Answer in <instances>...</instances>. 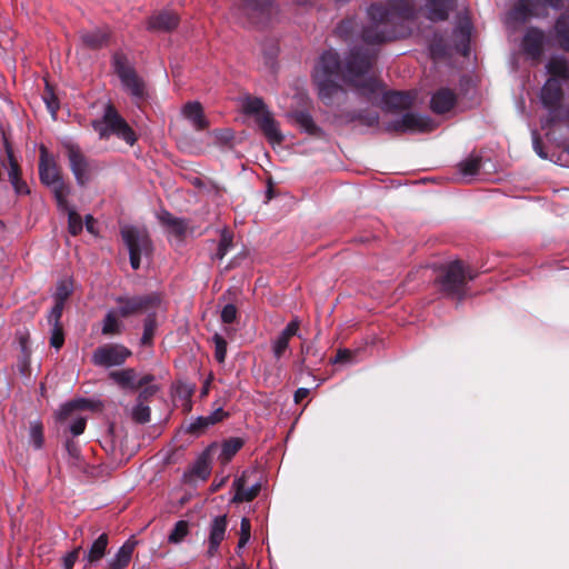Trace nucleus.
I'll return each instance as SVG.
<instances>
[{
  "mask_svg": "<svg viewBox=\"0 0 569 569\" xmlns=\"http://www.w3.org/2000/svg\"><path fill=\"white\" fill-rule=\"evenodd\" d=\"M375 51L361 50L355 47L342 68L339 57L333 51L325 52L315 68L313 81L317 84L319 97L330 102L340 91L337 80L341 79L358 94L373 100L382 93L379 81L371 73Z\"/></svg>",
  "mask_w": 569,
  "mask_h": 569,
  "instance_id": "obj_1",
  "label": "nucleus"
},
{
  "mask_svg": "<svg viewBox=\"0 0 569 569\" xmlns=\"http://www.w3.org/2000/svg\"><path fill=\"white\" fill-rule=\"evenodd\" d=\"M412 16L413 10L408 3H405L403 8L392 9L375 4L369 8L367 22L361 29L355 19H347L339 23L337 32L346 39L357 34L363 44L376 46L402 36L401 32L395 31L392 26L399 20H408Z\"/></svg>",
  "mask_w": 569,
  "mask_h": 569,
  "instance_id": "obj_2",
  "label": "nucleus"
},
{
  "mask_svg": "<svg viewBox=\"0 0 569 569\" xmlns=\"http://www.w3.org/2000/svg\"><path fill=\"white\" fill-rule=\"evenodd\" d=\"M39 176L41 182L51 188L58 206L67 209L70 187L63 182L54 157L44 146L40 147Z\"/></svg>",
  "mask_w": 569,
  "mask_h": 569,
  "instance_id": "obj_3",
  "label": "nucleus"
},
{
  "mask_svg": "<svg viewBox=\"0 0 569 569\" xmlns=\"http://www.w3.org/2000/svg\"><path fill=\"white\" fill-rule=\"evenodd\" d=\"M242 108L247 114L254 116L256 122L269 143L274 146L280 144L283 141L279 123L260 98H244Z\"/></svg>",
  "mask_w": 569,
  "mask_h": 569,
  "instance_id": "obj_4",
  "label": "nucleus"
},
{
  "mask_svg": "<svg viewBox=\"0 0 569 569\" xmlns=\"http://www.w3.org/2000/svg\"><path fill=\"white\" fill-rule=\"evenodd\" d=\"M568 0H518L506 17V24L516 29L531 18L547 16L548 8H559Z\"/></svg>",
  "mask_w": 569,
  "mask_h": 569,
  "instance_id": "obj_5",
  "label": "nucleus"
},
{
  "mask_svg": "<svg viewBox=\"0 0 569 569\" xmlns=\"http://www.w3.org/2000/svg\"><path fill=\"white\" fill-rule=\"evenodd\" d=\"M93 127L102 139L108 138L111 133H113L130 146H132L137 140L132 129L128 126L123 118L119 116L117 110L111 104L107 106L103 120L94 122Z\"/></svg>",
  "mask_w": 569,
  "mask_h": 569,
  "instance_id": "obj_6",
  "label": "nucleus"
},
{
  "mask_svg": "<svg viewBox=\"0 0 569 569\" xmlns=\"http://www.w3.org/2000/svg\"><path fill=\"white\" fill-rule=\"evenodd\" d=\"M121 236L129 250L131 267L137 270L141 257L149 256L152 251L149 234L146 229L124 226L121 228Z\"/></svg>",
  "mask_w": 569,
  "mask_h": 569,
  "instance_id": "obj_7",
  "label": "nucleus"
},
{
  "mask_svg": "<svg viewBox=\"0 0 569 569\" xmlns=\"http://www.w3.org/2000/svg\"><path fill=\"white\" fill-rule=\"evenodd\" d=\"M131 351L121 345H104L97 348L92 355V362L100 367H116L122 365Z\"/></svg>",
  "mask_w": 569,
  "mask_h": 569,
  "instance_id": "obj_8",
  "label": "nucleus"
},
{
  "mask_svg": "<svg viewBox=\"0 0 569 569\" xmlns=\"http://www.w3.org/2000/svg\"><path fill=\"white\" fill-rule=\"evenodd\" d=\"M476 276L471 270L463 267L460 261L451 262L440 279L441 289L447 293H456L465 284L466 280L473 279Z\"/></svg>",
  "mask_w": 569,
  "mask_h": 569,
  "instance_id": "obj_9",
  "label": "nucleus"
},
{
  "mask_svg": "<svg viewBox=\"0 0 569 569\" xmlns=\"http://www.w3.org/2000/svg\"><path fill=\"white\" fill-rule=\"evenodd\" d=\"M70 169L80 186H84L91 177V167L80 148L73 143L64 144Z\"/></svg>",
  "mask_w": 569,
  "mask_h": 569,
  "instance_id": "obj_10",
  "label": "nucleus"
},
{
  "mask_svg": "<svg viewBox=\"0 0 569 569\" xmlns=\"http://www.w3.org/2000/svg\"><path fill=\"white\" fill-rule=\"evenodd\" d=\"M118 315L119 317L127 318L141 312L149 311L160 303L157 296L134 297V298H119Z\"/></svg>",
  "mask_w": 569,
  "mask_h": 569,
  "instance_id": "obj_11",
  "label": "nucleus"
},
{
  "mask_svg": "<svg viewBox=\"0 0 569 569\" xmlns=\"http://www.w3.org/2000/svg\"><path fill=\"white\" fill-rule=\"evenodd\" d=\"M114 68L121 79L122 86L134 97L143 96V83L122 57L114 58Z\"/></svg>",
  "mask_w": 569,
  "mask_h": 569,
  "instance_id": "obj_12",
  "label": "nucleus"
},
{
  "mask_svg": "<svg viewBox=\"0 0 569 569\" xmlns=\"http://www.w3.org/2000/svg\"><path fill=\"white\" fill-rule=\"evenodd\" d=\"M109 378L121 388L130 390H137L139 388H142V386L153 381V376L144 375L142 377H139L137 371L132 368L111 371L109 373Z\"/></svg>",
  "mask_w": 569,
  "mask_h": 569,
  "instance_id": "obj_13",
  "label": "nucleus"
},
{
  "mask_svg": "<svg viewBox=\"0 0 569 569\" xmlns=\"http://www.w3.org/2000/svg\"><path fill=\"white\" fill-rule=\"evenodd\" d=\"M227 526V516H217L210 522L207 550V556L209 558L217 555L220 543L226 538Z\"/></svg>",
  "mask_w": 569,
  "mask_h": 569,
  "instance_id": "obj_14",
  "label": "nucleus"
},
{
  "mask_svg": "<svg viewBox=\"0 0 569 569\" xmlns=\"http://www.w3.org/2000/svg\"><path fill=\"white\" fill-rule=\"evenodd\" d=\"M392 129L397 131L426 132L433 129L432 122L419 114L406 113L400 120L392 124Z\"/></svg>",
  "mask_w": 569,
  "mask_h": 569,
  "instance_id": "obj_15",
  "label": "nucleus"
},
{
  "mask_svg": "<svg viewBox=\"0 0 569 569\" xmlns=\"http://www.w3.org/2000/svg\"><path fill=\"white\" fill-rule=\"evenodd\" d=\"M267 9L263 0H233L232 10L239 17L243 16L248 19L256 20Z\"/></svg>",
  "mask_w": 569,
  "mask_h": 569,
  "instance_id": "obj_16",
  "label": "nucleus"
},
{
  "mask_svg": "<svg viewBox=\"0 0 569 569\" xmlns=\"http://www.w3.org/2000/svg\"><path fill=\"white\" fill-rule=\"evenodd\" d=\"M300 322L298 319L291 320L287 327L272 342V352L276 359H280L289 347V341L298 335Z\"/></svg>",
  "mask_w": 569,
  "mask_h": 569,
  "instance_id": "obj_17",
  "label": "nucleus"
},
{
  "mask_svg": "<svg viewBox=\"0 0 569 569\" xmlns=\"http://www.w3.org/2000/svg\"><path fill=\"white\" fill-rule=\"evenodd\" d=\"M179 17L172 11H160L148 19V29L152 31H171L177 28Z\"/></svg>",
  "mask_w": 569,
  "mask_h": 569,
  "instance_id": "obj_18",
  "label": "nucleus"
},
{
  "mask_svg": "<svg viewBox=\"0 0 569 569\" xmlns=\"http://www.w3.org/2000/svg\"><path fill=\"white\" fill-rule=\"evenodd\" d=\"M248 477L249 472L246 471L241 477L233 481V488L236 490V493L232 498L233 502L251 501L258 496L260 491V483L256 482L254 485L246 488Z\"/></svg>",
  "mask_w": 569,
  "mask_h": 569,
  "instance_id": "obj_19",
  "label": "nucleus"
},
{
  "mask_svg": "<svg viewBox=\"0 0 569 569\" xmlns=\"http://www.w3.org/2000/svg\"><path fill=\"white\" fill-rule=\"evenodd\" d=\"M546 42V37L542 31L531 28L529 29L522 40V48L531 58H539L542 53V48Z\"/></svg>",
  "mask_w": 569,
  "mask_h": 569,
  "instance_id": "obj_20",
  "label": "nucleus"
},
{
  "mask_svg": "<svg viewBox=\"0 0 569 569\" xmlns=\"http://www.w3.org/2000/svg\"><path fill=\"white\" fill-rule=\"evenodd\" d=\"M137 541L127 540L117 551V553L108 561L109 569H124L131 561Z\"/></svg>",
  "mask_w": 569,
  "mask_h": 569,
  "instance_id": "obj_21",
  "label": "nucleus"
},
{
  "mask_svg": "<svg viewBox=\"0 0 569 569\" xmlns=\"http://www.w3.org/2000/svg\"><path fill=\"white\" fill-rule=\"evenodd\" d=\"M562 97L561 87L558 79L550 78L542 88L541 100L546 107L553 108L558 106Z\"/></svg>",
  "mask_w": 569,
  "mask_h": 569,
  "instance_id": "obj_22",
  "label": "nucleus"
},
{
  "mask_svg": "<svg viewBox=\"0 0 569 569\" xmlns=\"http://www.w3.org/2000/svg\"><path fill=\"white\" fill-rule=\"evenodd\" d=\"M87 409H90V403L87 400H74L63 405L58 411L57 416L61 421H74L76 417L83 416L81 412Z\"/></svg>",
  "mask_w": 569,
  "mask_h": 569,
  "instance_id": "obj_23",
  "label": "nucleus"
},
{
  "mask_svg": "<svg viewBox=\"0 0 569 569\" xmlns=\"http://www.w3.org/2000/svg\"><path fill=\"white\" fill-rule=\"evenodd\" d=\"M214 447H210L204 451L193 463L190 469L189 477L206 480L211 472V457L210 452Z\"/></svg>",
  "mask_w": 569,
  "mask_h": 569,
  "instance_id": "obj_24",
  "label": "nucleus"
},
{
  "mask_svg": "<svg viewBox=\"0 0 569 569\" xmlns=\"http://www.w3.org/2000/svg\"><path fill=\"white\" fill-rule=\"evenodd\" d=\"M182 113L197 130H202L208 126L199 102H188L183 107Z\"/></svg>",
  "mask_w": 569,
  "mask_h": 569,
  "instance_id": "obj_25",
  "label": "nucleus"
},
{
  "mask_svg": "<svg viewBox=\"0 0 569 569\" xmlns=\"http://www.w3.org/2000/svg\"><path fill=\"white\" fill-rule=\"evenodd\" d=\"M455 94L447 89H441L431 98V109L437 113L449 111L455 104Z\"/></svg>",
  "mask_w": 569,
  "mask_h": 569,
  "instance_id": "obj_26",
  "label": "nucleus"
},
{
  "mask_svg": "<svg viewBox=\"0 0 569 569\" xmlns=\"http://www.w3.org/2000/svg\"><path fill=\"white\" fill-rule=\"evenodd\" d=\"M161 223L167 228L168 232L181 239L187 231V223L184 220L173 217L169 212H162L159 216Z\"/></svg>",
  "mask_w": 569,
  "mask_h": 569,
  "instance_id": "obj_27",
  "label": "nucleus"
},
{
  "mask_svg": "<svg viewBox=\"0 0 569 569\" xmlns=\"http://www.w3.org/2000/svg\"><path fill=\"white\" fill-rule=\"evenodd\" d=\"M109 543V538L107 533L100 535L89 548L84 559L88 565H93L100 561L106 555V550Z\"/></svg>",
  "mask_w": 569,
  "mask_h": 569,
  "instance_id": "obj_28",
  "label": "nucleus"
},
{
  "mask_svg": "<svg viewBox=\"0 0 569 569\" xmlns=\"http://www.w3.org/2000/svg\"><path fill=\"white\" fill-rule=\"evenodd\" d=\"M81 41L89 49H98L107 43L108 32L102 29H93L81 32Z\"/></svg>",
  "mask_w": 569,
  "mask_h": 569,
  "instance_id": "obj_29",
  "label": "nucleus"
},
{
  "mask_svg": "<svg viewBox=\"0 0 569 569\" xmlns=\"http://www.w3.org/2000/svg\"><path fill=\"white\" fill-rule=\"evenodd\" d=\"M383 101L390 109H406L411 106L412 97L409 93L392 91L383 94Z\"/></svg>",
  "mask_w": 569,
  "mask_h": 569,
  "instance_id": "obj_30",
  "label": "nucleus"
},
{
  "mask_svg": "<svg viewBox=\"0 0 569 569\" xmlns=\"http://www.w3.org/2000/svg\"><path fill=\"white\" fill-rule=\"evenodd\" d=\"M8 157H9L8 176H9V180H10L11 184L13 186L17 193H20V194L28 193L29 190L27 188V184L23 181H21V179H20L19 166H18L17 161L13 159V156L11 154L10 151L8 152Z\"/></svg>",
  "mask_w": 569,
  "mask_h": 569,
  "instance_id": "obj_31",
  "label": "nucleus"
},
{
  "mask_svg": "<svg viewBox=\"0 0 569 569\" xmlns=\"http://www.w3.org/2000/svg\"><path fill=\"white\" fill-rule=\"evenodd\" d=\"M427 18L431 21H441L448 17V7L445 0H429L426 4Z\"/></svg>",
  "mask_w": 569,
  "mask_h": 569,
  "instance_id": "obj_32",
  "label": "nucleus"
},
{
  "mask_svg": "<svg viewBox=\"0 0 569 569\" xmlns=\"http://www.w3.org/2000/svg\"><path fill=\"white\" fill-rule=\"evenodd\" d=\"M555 30L556 40L559 46L565 50H569V16H561L556 23Z\"/></svg>",
  "mask_w": 569,
  "mask_h": 569,
  "instance_id": "obj_33",
  "label": "nucleus"
},
{
  "mask_svg": "<svg viewBox=\"0 0 569 569\" xmlns=\"http://www.w3.org/2000/svg\"><path fill=\"white\" fill-rule=\"evenodd\" d=\"M548 72L553 76L555 79L560 78L568 80L569 79V63L561 58H552L548 66Z\"/></svg>",
  "mask_w": 569,
  "mask_h": 569,
  "instance_id": "obj_34",
  "label": "nucleus"
},
{
  "mask_svg": "<svg viewBox=\"0 0 569 569\" xmlns=\"http://www.w3.org/2000/svg\"><path fill=\"white\" fill-rule=\"evenodd\" d=\"M243 441L239 438H231L221 446L219 459L222 463H227L240 450Z\"/></svg>",
  "mask_w": 569,
  "mask_h": 569,
  "instance_id": "obj_35",
  "label": "nucleus"
},
{
  "mask_svg": "<svg viewBox=\"0 0 569 569\" xmlns=\"http://www.w3.org/2000/svg\"><path fill=\"white\" fill-rule=\"evenodd\" d=\"M118 311H109L103 319L102 335L112 336L121 332V323L118 320Z\"/></svg>",
  "mask_w": 569,
  "mask_h": 569,
  "instance_id": "obj_36",
  "label": "nucleus"
},
{
  "mask_svg": "<svg viewBox=\"0 0 569 569\" xmlns=\"http://www.w3.org/2000/svg\"><path fill=\"white\" fill-rule=\"evenodd\" d=\"M481 167V160L478 157L469 158L459 164V171L467 180L476 176Z\"/></svg>",
  "mask_w": 569,
  "mask_h": 569,
  "instance_id": "obj_37",
  "label": "nucleus"
},
{
  "mask_svg": "<svg viewBox=\"0 0 569 569\" xmlns=\"http://www.w3.org/2000/svg\"><path fill=\"white\" fill-rule=\"evenodd\" d=\"M232 247V234L228 230H222L220 241L214 257L219 260L223 259Z\"/></svg>",
  "mask_w": 569,
  "mask_h": 569,
  "instance_id": "obj_38",
  "label": "nucleus"
},
{
  "mask_svg": "<svg viewBox=\"0 0 569 569\" xmlns=\"http://www.w3.org/2000/svg\"><path fill=\"white\" fill-rule=\"evenodd\" d=\"M189 532V525L184 520H180L174 525L173 530L168 537L169 542L178 543L184 539Z\"/></svg>",
  "mask_w": 569,
  "mask_h": 569,
  "instance_id": "obj_39",
  "label": "nucleus"
},
{
  "mask_svg": "<svg viewBox=\"0 0 569 569\" xmlns=\"http://www.w3.org/2000/svg\"><path fill=\"white\" fill-rule=\"evenodd\" d=\"M295 121L298 123L302 129H305L309 133H317L318 128L315 124L312 118L306 113V112H297L295 116Z\"/></svg>",
  "mask_w": 569,
  "mask_h": 569,
  "instance_id": "obj_40",
  "label": "nucleus"
},
{
  "mask_svg": "<svg viewBox=\"0 0 569 569\" xmlns=\"http://www.w3.org/2000/svg\"><path fill=\"white\" fill-rule=\"evenodd\" d=\"M132 419L139 423H146L150 420V408L139 401L132 409Z\"/></svg>",
  "mask_w": 569,
  "mask_h": 569,
  "instance_id": "obj_41",
  "label": "nucleus"
},
{
  "mask_svg": "<svg viewBox=\"0 0 569 569\" xmlns=\"http://www.w3.org/2000/svg\"><path fill=\"white\" fill-rule=\"evenodd\" d=\"M214 343V358L218 362L222 363L226 359L227 353V342L226 340L218 333H216L212 338Z\"/></svg>",
  "mask_w": 569,
  "mask_h": 569,
  "instance_id": "obj_42",
  "label": "nucleus"
},
{
  "mask_svg": "<svg viewBox=\"0 0 569 569\" xmlns=\"http://www.w3.org/2000/svg\"><path fill=\"white\" fill-rule=\"evenodd\" d=\"M68 227L71 234L76 236L82 230L81 217L74 211L69 210Z\"/></svg>",
  "mask_w": 569,
  "mask_h": 569,
  "instance_id": "obj_43",
  "label": "nucleus"
},
{
  "mask_svg": "<svg viewBox=\"0 0 569 569\" xmlns=\"http://www.w3.org/2000/svg\"><path fill=\"white\" fill-rule=\"evenodd\" d=\"M30 439L33 446L39 449L43 443L42 426L39 422H33L30 426Z\"/></svg>",
  "mask_w": 569,
  "mask_h": 569,
  "instance_id": "obj_44",
  "label": "nucleus"
},
{
  "mask_svg": "<svg viewBox=\"0 0 569 569\" xmlns=\"http://www.w3.org/2000/svg\"><path fill=\"white\" fill-rule=\"evenodd\" d=\"M250 530L251 523L248 518H242L240 523V539L238 542V548H242L250 539Z\"/></svg>",
  "mask_w": 569,
  "mask_h": 569,
  "instance_id": "obj_45",
  "label": "nucleus"
},
{
  "mask_svg": "<svg viewBox=\"0 0 569 569\" xmlns=\"http://www.w3.org/2000/svg\"><path fill=\"white\" fill-rule=\"evenodd\" d=\"M64 342L63 338V330L61 325L51 326V338H50V345L54 347L56 349H59L62 347Z\"/></svg>",
  "mask_w": 569,
  "mask_h": 569,
  "instance_id": "obj_46",
  "label": "nucleus"
},
{
  "mask_svg": "<svg viewBox=\"0 0 569 569\" xmlns=\"http://www.w3.org/2000/svg\"><path fill=\"white\" fill-rule=\"evenodd\" d=\"M63 302L56 300L53 308L48 315V322L50 326L60 325V318L62 316Z\"/></svg>",
  "mask_w": 569,
  "mask_h": 569,
  "instance_id": "obj_47",
  "label": "nucleus"
},
{
  "mask_svg": "<svg viewBox=\"0 0 569 569\" xmlns=\"http://www.w3.org/2000/svg\"><path fill=\"white\" fill-rule=\"evenodd\" d=\"M156 323L152 318H148L144 323V331L141 338L143 345H149L154 333Z\"/></svg>",
  "mask_w": 569,
  "mask_h": 569,
  "instance_id": "obj_48",
  "label": "nucleus"
},
{
  "mask_svg": "<svg viewBox=\"0 0 569 569\" xmlns=\"http://www.w3.org/2000/svg\"><path fill=\"white\" fill-rule=\"evenodd\" d=\"M71 292V284L68 281H61L57 288L56 300L64 303Z\"/></svg>",
  "mask_w": 569,
  "mask_h": 569,
  "instance_id": "obj_49",
  "label": "nucleus"
},
{
  "mask_svg": "<svg viewBox=\"0 0 569 569\" xmlns=\"http://www.w3.org/2000/svg\"><path fill=\"white\" fill-rule=\"evenodd\" d=\"M86 421H87L86 416H77L76 417V420L72 421V423L70 426V431L72 432L73 436H79L84 431Z\"/></svg>",
  "mask_w": 569,
  "mask_h": 569,
  "instance_id": "obj_50",
  "label": "nucleus"
},
{
  "mask_svg": "<svg viewBox=\"0 0 569 569\" xmlns=\"http://www.w3.org/2000/svg\"><path fill=\"white\" fill-rule=\"evenodd\" d=\"M237 309L233 305H227L221 311V320L224 323H231L236 320Z\"/></svg>",
  "mask_w": 569,
  "mask_h": 569,
  "instance_id": "obj_51",
  "label": "nucleus"
},
{
  "mask_svg": "<svg viewBox=\"0 0 569 569\" xmlns=\"http://www.w3.org/2000/svg\"><path fill=\"white\" fill-rule=\"evenodd\" d=\"M80 550H81V547H78L63 557V559H62L63 569H72L73 568L77 559L79 558Z\"/></svg>",
  "mask_w": 569,
  "mask_h": 569,
  "instance_id": "obj_52",
  "label": "nucleus"
},
{
  "mask_svg": "<svg viewBox=\"0 0 569 569\" xmlns=\"http://www.w3.org/2000/svg\"><path fill=\"white\" fill-rule=\"evenodd\" d=\"M211 426V423H209L208 421V416L206 417H199L194 422H192L189 427L190 431H199V430H202L207 427Z\"/></svg>",
  "mask_w": 569,
  "mask_h": 569,
  "instance_id": "obj_53",
  "label": "nucleus"
},
{
  "mask_svg": "<svg viewBox=\"0 0 569 569\" xmlns=\"http://www.w3.org/2000/svg\"><path fill=\"white\" fill-rule=\"evenodd\" d=\"M143 387L144 388L142 389V391L139 395V399L140 400L141 399H148L149 397H152L159 390V388L156 385L151 383V382L144 385Z\"/></svg>",
  "mask_w": 569,
  "mask_h": 569,
  "instance_id": "obj_54",
  "label": "nucleus"
},
{
  "mask_svg": "<svg viewBox=\"0 0 569 569\" xmlns=\"http://www.w3.org/2000/svg\"><path fill=\"white\" fill-rule=\"evenodd\" d=\"M532 138H533V150L540 158L546 159L547 154L542 150V144H541L540 138L536 131L532 133Z\"/></svg>",
  "mask_w": 569,
  "mask_h": 569,
  "instance_id": "obj_55",
  "label": "nucleus"
},
{
  "mask_svg": "<svg viewBox=\"0 0 569 569\" xmlns=\"http://www.w3.org/2000/svg\"><path fill=\"white\" fill-rule=\"evenodd\" d=\"M226 412L222 410V408L216 409L212 413L208 416L209 423L214 425L219 421H221L226 417Z\"/></svg>",
  "mask_w": 569,
  "mask_h": 569,
  "instance_id": "obj_56",
  "label": "nucleus"
},
{
  "mask_svg": "<svg viewBox=\"0 0 569 569\" xmlns=\"http://www.w3.org/2000/svg\"><path fill=\"white\" fill-rule=\"evenodd\" d=\"M459 32H460L463 41L469 39L470 23H469L468 20L462 21V23H461V26L459 28Z\"/></svg>",
  "mask_w": 569,
  "mask_h": 569,
  "instance_id": "obj_57",
  "label": "nucleus"
},
{
  "mask_svg": "<svg viewBox=\"0 0 569 569\" xmlns=\"http://www.w3.org/2000/svg\"><path fill=\"white\" fill-rule=\"evenodd\" d=\"M309 389L307 388H299L296 392H295V402L296 403H299L301 402L308 395H309Z\"/></svg>",
  "mask_w": 569,
  "mask_h": 569,
  "instance_id": "obj_58",
  "label": "nucleus"
},
{
  "mask_svg": "<svg viewBox=\"0 0 569 569\" xmlns=\"http://www.w3.org/2000/svg\"><path fill=\"white\" fill-rule=\"evenodd\" d=\"M44 99H46V103L48 106V109L50 110L52 116H54L56 111L58 109V104L56 102V98L53 96H51L50 98L46 97Z\"/></svg>",
  "mask_w": 569,
  "mask_h": 569,
  "instance_id": "obj_59",
  "label": "nucleus"
},
{
  "mask_svg": "<svg viewBox=\"0 0 569 569\" xmlns=\"http://www.w3.org/2000/svg\"><path fill=\"white\" fill-rule=\"evenodd\" d=\"M350 351L349 350H340L338 353H337V357L335 359V362H342V361H347L349 360L350 358Z\"/></svg>",
  "mask_w": 569,
  "mask_h": 569,
  "instance_id": "obj_60",
  "label": "nucleus"
},
{
  "mask_svg": "<svg viewBox=\"0 0 569 569\" xmlns=\"http://www.w3.org/2000/svg\"><path fill=\"white\" fill-rule=\"evenodd\" d=\"M86 227L90 233H92V234L97 233V231L94 229V219L91 216L86 217Z\"/></svg>",
  "mask_w": 569,
  "mask_h": 569,
  "instance_id": "obj_61",
  "label": "nucleus"
},
{
  "mask_svg": "<svg viewBox=\"0 0 569 569\" xmlns=\"http://www.w3.org/2000/svg\"><path fill=\"white\" fill-rule=\"evenodd\" d=\"M68 450L70 451V453L74 457H77V448L73 446V445H68Z\"/></svg>",
  "mask_w": 569,
  "mask_h": 569,
  "instance_id": "obj_62",
  "label": "nucleus"
},
{
  "mask_svg": "<svg viewBox=\"0 0 569 569\" xmlns=\"http://www.w3.org/2000/svg\"><path fill=\"white\" fill-rule=\"evenodd\" d=\"M224 480H221L219 483H216L213 490L219 489L223 485Z\"/></svg>",
  "mask_w": 569,
  "mask_h": 569,
  "instance_id": "obj_63",
  "label": "nucleus"
},
{
  "mask_svg": "<svg viewBox=\"0 0 569 569\" xmlns=\"http://www.w3.org/2000/svg\"><path fill=\"white\" fill-rule=\"evenodd\" d=\"M308 350H309V348H308V347H305V346L302 345V347H301V352H302V355L307 353V352H308Z\"/></svg>",
  "mask_w": 569,
  "mask_h": 569,
  "instance_id": "obj_64",
  "label": "nucleus"
}]
</instances>
